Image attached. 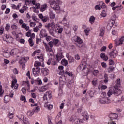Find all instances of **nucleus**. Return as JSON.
<instances>
[{"instance_id": "obj_46", "label": "nucleus", "mask_w": 124, "mask_h": 124, "mask_svg": "<svg viewBox=\"0 0 124 124\" xmlns=\"http://www.w3.org/2000/svg\"><path fill=\"white\" fill-rule=\"evenodd\" d=\"M27 8V7L26 6H23V9H21L20 10H19V12H20V13H24V12H25V10H26V8Z\"/></svg>"}, {"instance_id": "obj_7", "label": "nucleus", "mask_w": 124, "mask_h": 124, "mask_svg": "<svg viewBox=\"0 0 124 124\" xmlns=\"http://www.w3.org/2000/svg\"><path fill=\"white\" fill-rule=\"evenodd\" d=\"M47 31L45 29H42L40 31V37L43 38V37H47L48 36V34H47Z\"/></svg>"}, {"instance_id": "obj_60", "label": "nucleus", "mask_w": 124, "mask_h": 124, "mask_svg": "<svg viewBox=\"0 0 124 124\" xmlns=\"http://www.w3.org/2000/svg\"><path fill=\"white\" fill-rule=\"evenodd\" d=\"M90 31L89 30H88V29H85L84 31V33H85V34L86 35H89V31Z\"/></svg>"}, {"instance_id": "obj_20", "label": "nucleus", "mask_w": 124, "mask_h": 124, "mask_svg": "<svg viewBox=\"0 0 124 124\" xmlns=\"http://www.w3.org/2000/svg\"><path fill=\"white\" fill-rule=\"evenodd\" d=\"M21 28L22 29H25V31H29V30H30V27L27 26V24L26 23H23L21 26Z\"/></svg>"}, {"instance_id": "obj_38", "label": "nucleus", "mask_w": 124, "mask_h": 124, "mask_svg": "<svg viewBox=\"0 0 124 124\" xmlns=\"http://www.w3.org/2000/svg\"><path fill=\"white\" fill-rule=\"evenodd\" d=\"M101 17H106V12L103 10L100 14Z\"/></svg>"}, {"instance_id": "obj_42", "label": "nucleus", "mask_w": 124, "mask_h": 124, "mask_svg": "<svg viewBox=\"0 0 124 124\" xmlns=\"http://www.w3.org/2000/svg\"><path fill=\"white\" fill-rule=\"evenodd\" d=\"M115 69V68L113 66H110L108 68V73H111V72H112V71H113V70H114Z\"/></svg>"}, {"instance_id": "obj_24", "label": "nucleus", "mask_w": 124, "mask_h": 124, "mask_svg": "<svg viewBox=\"0 0 124 124\" xmlns=\"http://www.w3.org/2000/svg\"><path fill=\"white\" fill-rule=\"evenodd\" d=\"M9 100H10L9 96H8V95L5 96V97L4 98V102L5 103H7L9 102Z\"/></svg>"}, {"instance_id": "obj_52", "label": "nucleus", "mask_w": 124, "mask_h": 124, "mask_svg": "<svg viewBox=\"0 0 124 124\" xmlns=\"http://www.w3.org/2000/svg\"><path fill=\"white\" fill-rule=\"evenodd\" d=\"M111 115L113 116V119L116 120L118 118V114L117 113H112Z\"/></svg>"}, {"instance_id": "obj_55", "label": "nucleus", "mask_w": 124, "mask_h": 124, "mask_svg": "<svg viewBox=\"0 0 124 124\" xmlns=\"http://www.w3.org/2000/svg\"><path fill=\"white\" fill-rule=\"evenodd\" d=\"M94 93H93V92L90 91V93H89V96L91 97V98L93 97V95Z\"/></svg>"}, {"instance_id": "obj_32", "label": "nucleus", "mask_w": 124, "mask_h": 124, "mask_svg": "<svg viewBox=\"0 0 124 124\" xmlns=\"http://www.w3.org/2000/svg\"><path fill=\"white\" fill-rule=\"evenodd\" d=\"M23 121L24 124H29L30 123H29V121L28 120V118L24 117L23 118Z\"/></svg>"}, {"instance_id": "obj_48", "label": "nucleus", "mask_w": 124, "mask_h": 124, "mask_svg": "<svg viewBox=\"0 0 124 124\" xmlns=\"http://www.w3.org/2000/svg\"><path fill=\"white\" fill-rule=\"evenodd\" d=\"M83 120L84 121H88V120H89V116L85 114V115H83Z\"/></svg>"}, {"instance_id": "obj_9", "label": "nucleus", "mask_w": 124, "mask_h": 124, "mask_svg": "<svg viewBox=\"0 0 124 124\" xmlns=\"http://www.w3.org/2000/svg\"><path fill=\"white\" fill-rule=\"evenodd\" d=\"M78 70H82L85 72V70H86V73L88 72L89 71L88 68L86 67V66L84 65V64H81L79 65V67L77 68Z\"/></svg>"}, {"instance_id": "obj_33", "label": "nucleus", "mask_w": 124, "mask_h": 124, "mask_svg": "<svg viewBox=\"0 0 124 124\" xmlns=\"http://www.w3.org/2000/svg\"><path fill=\"white\" fill-rule=\"evenodd\" d=\"M108 24L113 27V26H114V25L115 24V20H113V19H110L108 21Z\"/></svg>"}, {"instance_id": "obj_41", "label": "nucleus", "mask_w": 124, "mask_h": 124, "mask_svg": "<svg viewBox=\"0 0 124 124\" xmlns=\"http://www.w3.org/2000/svg\"><path fill=\"white\" fill-rule=\"evenodd\" d=\"M39 107H36L35 108H34V109H33V111L35 112V113H38V112H39Z\"/></svg>"}, {"instance_id": "obj_16", "label": "nucleus", "mask_w": 124, "mask_h": 124, "mask_svg": "<svg viewBox=\"0 0 124 124\" xmlns=\"http://www.w3.org/2000/svg\"><path fill=\"white\" fill-rule=\"evenodd\" d=\"M64 73H65L64 71H63V70H59V75H62V76L60 77L59 80L62 81V77H63V74H64Z\"/></svg>"}, {"instance_id": "obj_18", "label": "nucleus", "mask_w": 124, "mask_h": 124, "mask_svg": "<svg viewBox=\"0 0 124 124\" xmlns=\"http://www.w3.org/2000/svg\"><path fill=\"white\" fill-rule=\"evenodd\" d=\"M45 107H46L48 110H51L53 109V105L49 104L48 102H46L45 103Z\"/></svg>"}, {"instance_id": "obj_35", "label": "nucleus", "mask_w": 124, "mask_h": 124, "mask_svg": "<svg viewBox=\"0 0 124 124\" xmlns=\"http://www.w3.org/2000/svg\"><path fill=\"white\" fill-rule=\"evenodd\" d=\"M80 123H82V121L78 119H75L74 121L75 124H80Z\"/></svg>"}, {"instance_id": "obj_10", "label": "nucleus", "mask_w": 124, "mask_h": 124, "mask_svg": "<svg viewBox=\"0 0 124 124\" xmlns=\"http://www.w3.org/2000/svg\"><path fill=\"white\" fill-rule=\"evenodd\" d=\"M56 61L59 62L62 58H63V55H62V52H59L56 55Z\"/></svg>"}, {"instance_id": "obj_44", "label": "nucleus", "mask_w": 124, "mask_h": 124, "mask_svg": "<svg viewBox=\"0 0 124 124\" xmlns=\"http://www.w3.org/2000/svg\"><path fill=\"white\" fill-rule=\"evenodd\" d=\"M31 30H29V31L26 33V36H27V37H30V36H31Z\"/></svg>"}, {"instance_id": "obj_45", "label": "nucleus", "mask_w": 124, "mask_h": 124, "mask_svg": "<svg viewBox=\"0 0 124 124\" xmlns=\"http://www.w3.org/2000/svg\"><path fill=\"white\" fill-rule=\"evenodd\" d=\"M3 93V91H2V86H1V85H0V96H1Z\"/></svg>"}, {"instance_id": "obj_11", "label": "nucleus", "mask_w": 124, "mask_h": 124, "mask_svg": "<svg viewBox=\"0 0 124 124\" xmlns=\"http://www.w3.org/2000/svg\"><path fill=\"white\" fill-rule=\"evenodd\" d=\"M41 72L44 76H47V75L50 73L49 70L46 68H42L41 69Z\"/></svg>"}, {"instance_id": "obj_30", "label": "nucleus", "mask_w": 124, "mask_h": 124, "mask_svg": "<svg viewBox=\"0 0 124 124\" xmlns=\"http://www.w3.org/2000/svg\"><path fill=\"white\" fill-rule=\"evenodd\" d=\"M124 37L123 36L120 39H119V42L117 45H122L123 44V42H124Z\"/></svg>"}, {"instance_id": "obj_5", "label": "nucleus", "mask_w": 124, "mask_h": 124, "mask_svg": "<svg viewBox=\"0 0 124 124\" xmlns=\"http://www.w3.org/2000/svg\"><path fill=\"white\" fill-rule=\"evenodd\" d=\"M99 102L101 104H109L111 103V100L107 97H103L100 99Z\"/></svg>"}, {"instance_id": "obj_17", "label": "nucleus", "mask_w": 124, "mask_h": 124, "mask_svg": "<svg viewBox=\"0 0 124 124\" xmlns=\"http://www.w3.org/2000/svg\"><path fill=\"white\" fill-rule=\"evenodd\" d=\"M61 63L62 65L67 66V65H68V61H67L65 59H63L62 60Z\"/></svg>"}, {"instance_id": "obj_49", "label": "nucleus", "mask_w": 124, "mask_h": 124, "mask_svg": "<svg viewBox=\"0 0 124 124\" xmlns=\"http://www.w3.org/2000/svg\"><path fill=\"white\" fill-rule=\"evenodd\" d=\"M20 100L22 101H24V102H27V100H26V97L25 96H21Z\"/></svg>"}, {"instance_id": "obj_61", "label": "nucleus", "mask_w": 124, "mask_h": 124, "mask_svg": "<svg viewBox=\"0 0 124 124\" xmlns=\"http://www.w3.org/2000/svg\"><path fill=\"white\" fill-rule=\"evenodd\" d=\"M38 31H39V28H38V27H36L33 28V31L35 32H37Z\"/></svg>"}, {"instance_id": "obj_21", "label": "nucleus", "mask_w": 124, "mask_h": 124, "mask_svg": "<svg viewBox=\"0 0 124 124\" xmlns=\"http://www.w3.org/2000/svg\"><path fill=\"white\" fill-rule=\"evenodd\" d=\"M47 4H45L43 5H42L41 7L40 8V11L41 12H43V11H45V10H46V9H47Z\"/></svg>"}, {"instance_id": "obj_12", "label": "nucleus", "mask_w": 124, "mask_h": 124, "mask_svg": "<svg viewBox=\"0 0 124 124\" xmlns=\"http://www.w3.org/2000/svg\"><path fill=\"white\" fill-rule=\"evenodd\" d=\"M19 53V49L17 48H15L14 49H12L11 51V52L10 53V55L12 56H14V55H17Z\"/></svg>"}, {"instance_id": "obj_34", "label": "nucleus", "mask_w": 124, "mask_h": 124, "mask_svg": "<svg viewBox=\"0 0 124 124\" xmlns=\"http://www.w3.org/2000/svg\"><path fill=\"white\" fill-rule=\"evenodd\" d=\"M42 22H43V23H46V22H47V20H49V18H48L47 16H44L42 19H41Z\"/></svg>"}, {"instance_id": "obj_54", "label": "nucleus", "mask_w": 124, "mask_h": 124, "mask_svg": "<svg viewBox=\"0 0 124 124\" xmlns=\"http://www.w3.org/2000/svg\"><path fill=\"white\" fill-rule=\"evenodd\" d=\"M101 65L104 68H106V67H107V65L106 64V63L104 62H102Z\"/></svg>"}, {"instance_id": "obj_36", "label": "nucleus", "mask_w": 124, "mask_h": 124, "mask_svg": "<svg viewBox=\"0 0 124 124\" xmlns=\"http://www.w3.org/2000/svg\"><path fill=\"white\" fill-rule=\"evenodd\" d=\"M41 65V62H38V61H36L35 63H34V66H36V67H39Z\"/></svg>"}, {"instance_id": "obj_62", "label": "nucleus", "mask_w": 124, "mask_h": 124, "mask_svg": "<svg viewBox=\"0 0 124 124\" xmlns=\"http://www.w3.org/2000/svg\"><path fill=\"white\" fill-rule=\"evenodd\" d=\"M112 27H113V26H111L108 23L107 26V30H111V29H112Z\"/></svg>"}, {"instance_id": "obj_63", "label": "nucleus", "mask_w": 124, "mask_h": 124, "mask_svg": "<svg viewBox=\"0 0 124 124\" xmlns=\"http://www.w3.org/2000/svg\"><path fill=\"white\" fill-rule=\"evenodd\" d=\"M13 73H14L15 74H18V73H19V71H18V70H17L16 68H15V69L13 70Z\"/></svg>"}, {"instance_id": "obj_19", "label": "nucleus", "mask_w": 124, "mask_h": 124, "mask_svg": "<svg viewBox=\"0 0 124 124\" xmlns=\"http://www.w3.org/2000/svg\"><path fill=\"white\" fill-rule=\"evenodd\" d=\"M115 50L112 51L109 53V55L110 58H116L117 57V55H118L116 53L114 52Z\"/></svg>"}, {"instance_id": "obj_25", "label": "nucleus", "mask_w": 124, "mask_h": 124, "mask_svg": "<svg viewBox=\"0 0 124 124\" xmlns=\"http://www.w3.org/2000/svg\"><path fill=\"white\" fill-rule=\"evenodd\" d=\"M104 78L105 79L104 80V83H108L109 79L108 78V75H107V74H105Z\"/></svg>"}, {"instance_id": "obj_4", "label": "nucleus", "mask_w": 124, "mask_h": 124, "mask_svg": "<svg viewBox=\"0 0 124 124\" xmlns=\"http://www.w3.org/2000/svg\"><path fill=\"white\" fill-rule=\"evenodd\" d=\"M50 4L51 8L54 9V10H60L61 9L60 8V5L55 1H50Z\"/></svg>"}, {"instance_id": "obj_27", "label": "nucleus", "mask_w": 124, "mask_h": 124, "mask_svg": "<svg viewBox=\"0 0 124 124\" xmlns=\"http://www.w3.org/2000/svg\"><path fill=\"white\" fill-rule=\"evenodd\" d=\"M25 58H21V59L19 61V63L20 64H22V67H24V66H25V63L26 62L24 61Z\"/></svg>"}, {"instance_id": "obj_47", "label": "nucleus", "mask_w": 124, "mask_h": 124, "mask_svg": "<svg viewBox=\"0 0 124 124\" xmlns=\"http://www.w3.org/2000/svg\"><path fill=\"white\" fill-rule=\"evenodd\" d=\"M92 83L93 86H96V84H97V80L94 79L92 81Z\"/></svg>"}, {"instance_id": "obj_8", "label": "nucleus", "mask_w": 124, "mask_h": 124, "mask_svg": "<svg viewBox=\"0 0 124 124\" xmlns=\"http://www.w3.org/2000/svg\"><path fill=\"white\" fill-rule=\"evenodd\" d=\"M32 72L34 76H37V74H39L40 72V68H39V67L33 68L32 69Z\"/></svg>"}, {"instance_id": "obj_53", "label": "nucleus", "mask_w": 124, "mask_h": 124, "mask_svg": "<svg viewBox=\"0 0 124 124\" xmlns=\"http://www.w3.org/2000/svg\"><path fill=\"white\" fill-rule=\"evenodd\" d=\"M48 45H49L50 46V48H51L52 49V48H53V46H54V44L53 43L52 41H50L48 43Z\"/></svg>"}, {"instance_id": "obj_13", "label": "nucleus", "mask_w": 124, "mask_h": 124, "mask_svg": "<svg viewBox=\"0 0 124 124\" xmlns=\"http://www.w3.org/2000/svg\"><path fill=\"white\" fill-rule=\"evenodd\" d=\"M100 58L101 59H103L104 61H108V56L107 55H105V53H101L100 54Z\"/></svg>"}, {"instance_id": "obj_14", "label": "nucleus", "mask_w": 124, "mask_h": 124, "mask_svg": "<svg viewBox=\"0 0 124 124\" xmlns=\"http://www.w3.org/2000/svg\"><path fill=\"white\" fill-rule=\"evenodd\" d=\"M66 57L69 61V62H74L75 60L74 59V58H73V57H72L71 56H70L69 55H66Z\"/></svg>"}, {"instance_id": "obj_59", "label": "nucleus", "mask_w": 124, "mask_h": 124, "mask_svg": "<svg viewBox=\"0 0 124 124\" xmlns=\"http://www.w3.org/2000/svg\"><path fill=\"white\" fill-rule=\"evenodd\" d=\"M9 29H10V26L9 25H8V24H7L6 25V27H5L6 31H9Z\"/></svg>"}, {"instance_id": "obj_29", "label": "nucleus", "mask_w": 124, "mask_h": 124, "mask_svg": "<svg viewBox=\"0 0 124 124\" xmlns=\"http://www.w3.org/2000/svg\"><path fill=\"white\" fill-rule=\"evenodd\" d=\"M99 35V36H103L104 35V28H101Z\"/></svg>"}, {"instance_id": "obj_50", "label": "nucleus", "mask_w": 124, "mask_h": 124, "mask_svg": "<svg viewBox=\"0 0 124 124\" xmlns=\"http://www.w3.org/2000/svg\"><path fill=\"white\" fill-rule=\"evenodd\" d=\"M95 9H96V10H100V9H101V8H100V5H99V3L95 6Z\"/></svg>"}, {"instance_id": "obj_37", "label": "nucleus", "mask_w": 124, "mask_h": 124, "mask_svg": "<svg viewBox=\"0 0 124 124\" xmlns=\"http://www.w3.org/2000/svg\"><path fill=\"white\" fill-rule=\"evenodd\" d=\"M49 15L50 19H55V14L53 13V12H50Z\"/></svg>"}, {"instance_id": "obj_31", "label": "nucleus", "mask_w": 124, "mask_h": 124, "mask_svg": "<svg viewBox=\"0 0 124 124\" xmlns=\"http://www.w3.org/2000/svg\"><path fill=\"white\" fill-rule=\"evenodd\" d=\"M64 74H65V75H68V76H69V77H72L73 74H72V72H70V71H66Z\"/></svg>"}, {"instance_id": "obj_26", "label": "nucleus", "mask_w": 124, "mask_h": 124, "mask_svg": "<svg viewBox=\"0 0 124 124\" xmlns=\"http://www.w3.org/2000/svg\"><path fill=\"white\" fill-rule=\"evenodd\" d=\"M2 52L4 53V57H5L6 58H8V57H9V52H8V50H3Z\"/></svg>"}, {"instance_id": "obj_56", "label": "nucleus", "mask_w": 124, "mask_h": 124, "mask_svg": "<svg viewBox=\"0 0 124 124\" xmlns=\"http://www.w3.org/2000/svg\"><path fill=\"white\" fill-rule=\"evenodd\" d=\"M65 33L67 35L70 34L71 33V31H70V30L67 29V30H65Z\"/></svg>"}, {"instance_id": "obj_64", "label": "nucleus", "mask_w": 124, "mask_h": 124, "mask_svg": "<svg viewBox=\"0 0 124 124\" xmlns=\"http://www.w3.org/2000/svg\"><path fill=\"white\" fill-rule=\"evenodd\" d=\"M35 5L37 9H39V8H40V4L39 3H36V4H35Z\"/></svg>"}, {"instance_id": "obj_28", "label": "nucleus", "mask_w": 124, "mask_h": 124, "mask_svg": "<svg viewBox=\"0 0 124 124\" xmlns=\"http://www.w3.org/2000/svg\"><path fill=\"white\" fill-rule=\"evenodd\" d=\"M28 41L31 47H32L34 45V43H33V40L31 38H29Z\"/></svg>"}, {"instance_id": "obj_2", "label": "nucleus", "mask_w": 124, "mask_h": 124, "mask_svg": "<svg viewBox=\"0 0 124 124\" xmlns=\"http://www.w3.org/2000/svg\"><path fill=\"white\" fill-rule=\"evenodd\" d=\"M112 94H114L115 96H119L120 94H122V91L118 89L117 88L114 87L113 90H109L108 92V96H111Z\"/></svg>"}, {"instance_id": "obj_15", "label": "nucleus", "mask_w": 124, "mask_h": 124, "mask_svg": "<svg viewBox=\"0 0 124 124\" xmlns=\"http://www.w3.org/2000/svg\"><path fill=\"white\" fill-rule=\"evenodd\" d=\"M43 43L46 47V50L47 52H52L53 51L52 48H50V46H49L47 45V44H46V43H44V42H43Z\"/></svg>"}, {"instance_id": "obj_43", "label": "nucleus", "mask_w": 124, "mask_h": 124, "mask_svg": "<svg viewBox=\"0 0 124 124\" xmlns=\"http://www.w3.org/2000/svg\"><path fill=\"white\" fill-rule=\"evenodd\" d=\"M11 28L12 29L13 31H17V26L13 24L11 26Z\"/></svg>"}, {"instance_id": "obj_51", "label": "nucleus", "mask_w": 124, "mask_h": 124, "mask_svg": "<svg viewBox=\"0 0 124 124\" xmlns=\"http://www.w3.org/2000/svg\"><path fill=\"white\" fill-rule=\"evenodd\" d=\"M36 25V24H35V22H31L30 24V26L31 28H33V27H35Z\"/></svg>"}, {"instance_id": "obj_22", "label": "nucleus", "mask_w": 124, "mask_h": 124, "mask_svg": "<svg viewBox=\"0 0 124 124\" xmlns=\"http://www.w3.org/2000/svg\"><path fill=\"white\" fill-rule=\"evenodd\" d=\"M99 3V5L101 8H106V5L105 4V3L104 2H103V1L98 2L97 4H98Z\"/></svg>"}, {"instance_id": "obj_39", "label": "nucleus", "mask_w": 124, "mask_h": 124, "mask_svg": "<svg viewBox=\"0 0 124 124\" xmlns=\"http://www.w3.org/2000/svg\"><path fill=\"white\" fill-rule=\"evenodd\" d=\"M52 43L54 45H57L58 43H59V39H54L53 41H52Z\"/></svg>"}, {"instance_id": "obj_3", "label": "nucleus", "mask_w": 124, "mask_h": 124, "mask_svg": "<svg viewBox=\"0 0 124 124\" xmlns=\"http://www.w3.org/2000/svg\"><path fill=\"white\" fill-rule=\"evenodd\" d=\"M73 40L75 41V42L76 43V46L78 47V48H82L83 47V45H82L83 43V40L81 39V38L77 36H75L73 37Z\"/></svg>"}, {"instance_id": "obj_6", "label": "nucleus", "mask_w": 124, "mask_h": 124, "mask_svg": "<svg viewBox=\"0 0 124 124\" xmlns=\"http://www.w3.org/2000/svg\"><path fill=\"white\" fill-rule=\"evenodd\" d=\"M3 40L4 41H6V42H9V43H10L11 41L13 40V38L7 34H5L4 36H3Z\"/></svg>"}, {"instance_id": "obj_57", "label": "nucleus", "mask_w": 124, "mask_h": 124, "mask_svg": "<svg viewBox=\"0 0 124 124\" xmlns=\"http://www.w3.org/2000/svg\"><path fill=\"white\" fill-rule=\"evenodd\" d=\"M37 58L39 59L40 62H44V59H43V56H37Z\"/></svg>"}, {"instance_id": "obj_58", "label": "nucleus", "mask_w": 124, "mask_h": 124, "mask_svg": "<svg viewBox=\"0 0 124 124\" xmlns=\"http://www.w3.org/2000/svg\"><path fill=\"white\" fill-rule=\"evenodd\" d=\"M106 46H103V47H101L100 51L101 52H104L106 50Z\"/></svg>"}, {"instance_id": "obj_1", "label": "nucleus", "mask_w": 124, "mask_h": 124, "mask_svg": "<svg viewBox=\"0 0 124 124\" xmlns=\"http://www.w3.org/2000/svg\"><path fill=\"white\" fill-rule=\"evenodd\" d=\"M50 33L52 36H54L55 34L57 33L61 34L63 31V28L61 26H58L57 29H56V24L54 22L48 23L45 26Z\"/></svg>"}, {"instance_id": "obj_23", "label": "nucleus", "mask_w": 124, "mask_h": 124, "mask_svg": "<svg viewBox=\"0 0 124 124\" xmlns=\"http://www.w3.org/2000/svg\"><path fill=\"white\" fill-rule=\"evenodd\" d=\"M94 21H95V17H94L93 16H91L89 19L90 23H91V24H93L94 23Z\"/></svg>"}, {"instance_id": "obj_40", "label": "nucleus", "mask_w": 124, "mask_h": 124, "mask_svg": "<svg viewBox=\"0 0 124 124\" xmlns=\"http://www.w3.org/2000/svg\"><path fill=\"white\" fill-rule=\"evenodd\" d=\"M52 119H53V118L51 116H48V121L49 124H53V123H52V121H51Z\"/></svg>"}]
</instances>
